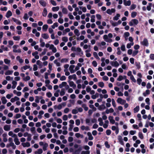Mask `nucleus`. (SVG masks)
<instances>
[{
  "instance_id": "obj_1",
  "label": "nucleus",
  "mask_w": 154,
  "mask_h": 154,
  "mask_svg": "<svg viewBox=\"0 0 154 154\" xmlns=\"http://www.w3.org/2000/svg\"><path fill=\"white\" fill-rule=\"evenodd\" d=\"M138 21L136 19H133L129 22V24L130 26H133L134 24L137 25L138 23Z\"/></svg>"
},
{
  "instance_id": "obj_2",
  "label": "nucleus",
  "mask_w": 154,
  "mask_h": 154,
  "mask_svg": "<svg viewBox=\"0 0 154 154\" xmlns=\"http://www.w3.org/2000/svg\"><path fill=\"white\" fill-rule=\"evenodd\" d=\"M8 141L9 142H10V143L11 144L10 145H11V146L12 147V148L13 149H16V146L14 144V143L13 142V139L11 137L9 138L8 139Z\"/></svg>"
},
{
  "instance_id": "obj_3",
  "label": "nucleus",
  "mask_w": 154,
  "mask_h": 154,
  "mask_svg": "<svg viewBox=\"0 0 154 154\" xmlns=\"http://www.w3.org/2000/svg\"><path fill=\"white\" fill-rule=\"evenodd\" d=\"M114 111V110L112 108H110L109 110L108 109H107L105 112H103L102 113V114L103 115H104L106 114H109V113H112Z\"/></svg>"
},
{
  "instance_id": "obj_4",
  "label": "nucleus",
  "mask_w": 154,
  "mask_h": 154,
  "mask_svg": "<svg viewBox=\"0 0 154 154\" xmlns=\"http://www.w3.org/2000/svg\"><path fill=\"white\" fill-rule=\"evenodd\" d=\"M117 102L123 105L126 103V101L125 100L122 99L120 97H119L117 100Z\"/></svg>"
},
{
  "instance_id": "obj_5",
  "label": "nucleus",
  "mask_w": 154,
  "mask_h": 154,
  "mask_svg": "<svg viewBox=\"0 0 154 154\" xmlns=\"http://www.w3.org/2000/svg\"><path fill=\"white\" fill-rule=\"evenodd\" d=\"M143 45L147 47L148 46L149 43L147 39L146 38H144L142 42Z\"/></svg>"
},
{
  "instance_id": "obj_6",
  "label": "nucleus",
  "mask_w": 154,
  "mask_h": 154,
  "mask_svg": "<svg viewBox=\"0 0 154 154\" xmlns=\"http://www.w3.org/2000/svg\"><path fill=\"white\" fill-rule=\"evenodd\" d=\"M75 67L74 65H71L70 66L69 69L71 73H74L75 72V70H74V68Z\"/></svg>"
},
{
  "instance_id": "obj_7",
  "label": "nucleus",
  "mask_w": 154,
  "mask_h": 154,
  "mask_svg": "<svg viewBox=\"0 0 154 154\" xmlns=\"http://www.w3.org/2000/svg\"><path fill=\"white\" fill-rule=\"evenodd\" d=\"M123 3L124 5L126 6H130L131 4V1L130 0H128V1L126 0H123Z\"/></svg>"
},
{
  "instance_id": "obj_8",
  "label": "nucleus",
  "mask_w": 154,
  "mask_h": 154,
  "mask_svg": "<svg viewBox=\"0 0 154 154\" xmlns=\"http://www.w3.org/2000/svg\"><path fill=\"white\" fill-rule=\"evenodd\" d=\"M69 82V86L71 87H72L73 89H75L76 88V85L74 84V82L73 81H69L68 82Z\"/></svg>"
},
{
  "instance_id": "obj_9",
  "label": "nucleus",
  "mask_w": 154,
  "mask_h": 154,
  "mask_svg": "<svg viewBox=\"0 0 154 154\" xmlns=\"http://www.w3.org/2000/svg\"><path fill=\"white\" fill-rule=\"evenodd\" d=\"M39 3L41 5L44 7H45L47 5L46 2L44 0H40L39 1Z\"/></svg>"
},
{
  "instance_id": "obj_10",
  "label": "nucleus",
  "mask_w": 154,
  "mask_h": 154,
  "mask_svg": "<svg viewBox=\"0 0 154 154\" xmlns=\"http://www.w3.org/2000/svg\"><path fill=\"white\" fill-rule=\"evenodd\" d=\"M11 128L10 125H6L4 127V129L5 131H9Z\"/></svg>"
},
{
  "instance_id": "obj_11",
  "label": "nucleus",
  "mask_w": 154,
  "mask_h": 154,
  "mask_svg": "<svg viewBox=\"0 0 154 154\" xmlns=\"http://www.w3.org/2000/svg\"><path fill=\"white\" fill-rule=\"evenodd\" d=\"M12 20H13V21L16 23L17 24L20 25L21 24V23L20 21L19 20H18L17 19H16L14 18H12Z\"/></svg>"
},
{
  "instance_id": "obj_12",
  "label": "nucleus",
  "mask_w": 154,
  "mask_h": 154,
  "mask_svg": "<svg viewBox=\"0 0 154 154\" xmlns=\"http://www.w3.org/2000/svg\"><path fill=\"white\" fill-rule=\"evenodd\" d=\"M87 135H88V139L89 140H92L93 139L94 137L92 136L90 132H88Z\"/></svg>"
},
{
  "instance_id": "obj_13",
  "label": "nucleus",
  "mask_w": 154,
  "mask_h": 154,
  "mask_svg": "<svg viewBox=\"0 0 154 154\" xmlns=\"http://www.w3.org/2000/svg\"><path fill=\"white\" fill-rule=\"evenodd\" d=\"M22 145L23 147H29L30 146V144L29 143L27 142L26 143H22Z\"/></svg>"
},
{
  "instance_id": "obj_14",
  "label": "nucleus",
  "mask_w": 154,
  "mask_h": 154,
  "mask_svg": "<svg viewBox=\"0 0 154 154\" xmlns=\"http://www.w3.org/2000/svg\"><path fill=\"white\" fill-rule=\"evenodd\" d=\"M12 15V14L11 11L9 10L7 12L6 15V17L8 18H9Z\"/></svg>"
},
{
  "instance_id": "obj_15",
  "label": "nucleus",
  "mask_w": 154,
  "mask_h": 154,
  "mask_svg": "<svg viewBox=\"0 0 154 154\" xmlns=\"http://www.w3.org/2000/svg\"><path fill=\"white\" fill-rule=\"evenodd\" d=\"M62 106L61 104H59V105H58V106L56 105H55L54 106V108L55 109H57L59 110H60L62 109Z\"/></svg>"
},
{
  "instance_id": "obj_16",
  "label": "nucleus",
  "mask_w": 154,
  "mask_h": 154,
  "mask_svg": "<svg viewBox=\"0 0 154 154\" xmlns=\"http://www.w3.org/2000/svg\"><path fill=\"white\" fill-rule=\"evenodd\" d=\"M47 11L46 8H44L43 10V12L42 13V16L44 17L46 16L47 14Z\"/></svg>"
},
{
  "instance_id": "obj_17",
  "label": "nucleus",
  "mask_w": 154,
  "mask_h": 154,
  "mask_svg": "<svg viewBox=\"0 0 154 154\" xmlns=\"http://www.w3.org/2000/svg\"><path fill=\"white\" fill-rule=\"evenodd\" d=\"M42 36L45 39H47L49 38V36L47 33H44L42 35Z\"/></svg>"
},
{
  "instance_id": "obj_18",
  "label": "nucleus",
  "mask_w": 154,
  "mask_h": 154,
  "mask_svg": "<svg viewBox=\"0 0 154 154\" xmlns=\"http://www.w3.org/2000/svg\"><path fill=\"white\" fill-rule=\"evenodd\" d=\"M66 85V82H63L61 84L59 85V87L60 88H62L63 87L65 86Z\"/></svg>"
},
{
  "instance_id": "obj_19",
  "label": "nucleus",
  "mask_w": 154,
  "mask_h": 154,
  "mask_svg": "<svg viewBox=\"0 0 154 154\" xmlns=\"http://www.w3.org/2000/svg\"><path fill=\"white\" fill-rule=\"evenodd\" d=\"M43 152V150L42 149H39L38 151H36L35 152V154H41Z\"/></svg>"
},
{
  "instance_id": "obj_20",
  "label": "nucleus",
  "mask_w": 154,
  "mask_h": 154,
  "mask_svg": "<svg viewBox=\"0 0 154 154\" xmlns=\"http://www.w3.org/2000/svg\"><path fill=\"white\" fill-rule=\"evenodd\" d=\"M106 108V107L104 104H102L100 105L98 107V109L100 110L104 109Z\"/></svg>"
},
{
  "instance_id": "obj_21",
  "label": "nucleus",
  "mask_w": 154,
  "mask_h": 154,
  "mask_svg": "<svg viewBox=\"0 0 154 154\" xmlns=\"http://www.w3.org/2000/svg\"><path fill=\"white\" fill-rule=\"evenodd\" d=\"M1 100L2 101V103L3 104H5L7 101L5 97H2Z\"/></svg>"
},
{
  "instance_id": "obj_22",
  "label": "nucleus",
  "mask_w": 154,
  "mask_h": 154,
  "mask_svg": "<svg viewBox=\"0 0 154 154\" xmlns=\"http://www.w3.org/2000/svg\"><path fill=\"white\" fill-rule=\"evenodd\" d=\"M12 83L13 85L12 86V88H13V89L15 88L16 86V85L17 84V82L16 81H13L12 82Z\"/></svg>"
},
{
  "instance_id": "obj_23",
  "label": "nucleus",
  "mask_w": 154,
  "mask_h": 154,
  "mask_svg": "<svg viewBox=\"0 0 154 154\" xmlns=\"http://www.w3.org/2000/svg\"><path fill=\"white\" fill-rule=\"evenodd\" d=\"M48 28V26L47 24H45L42 26V30L44 31H46Z\"/></svg>"
},
{
  "instance_id": "obj_24",
  "label": "nucleus",
  "mask_w": 154,
  "mask_h": 154,
  "mask_svg": "<svg viewBox=\"0 0 154 154\" xmlns=\"http://www.w3.org/2000/svg\"><path fill=\"white\" fill-rule=\"evenodd\" d=\"M14 141L15 144L17 145H19L20 143V142L19 141L18 138H14Z\"/></svg>"
},
{
  "instance_id": "obj_25",
  "label": "nucleus",
  "mask_w": 154,
  "mask_h": 154,
  "mask_svg": "<svg viewBox=\"0 0 154 154\" xmlns=\"http://www.w3.org/2000/svg\"><path fill=\"white\" fill-rule=\"evenodd\" d=\"M98 120L99 122V125L101 126H102L103 124V122L102 119L100 117L98 119Z\"/></svg>"
},
{
  "instance_id": "obj_26",
  "label": "nucleus",
  "mask_w": 154,
  "mask_h": 154,
  "mask_svg": "<svg viewBox=\"0 0 154 154\" xmlns=\"http://www.w3.org/2000/svg\"><path fill=\"white\" fill-rule=\"evenodd\" d=\"M120 16V15L119 14H117L116 16L113 18V20H117L119 19V17Z\"/></svg>"
},
{
  "instance_id": "obj_27",
  "label": "nucleus",
  "mask_w": 154,
  "mask_h": 154,
  "mask_svg": "<svg viewBox=\"0 0 154 154\" xmlns=\"http://www.w3.org/2000/svg\"><path fill=\"white\" fill-rule=\"evenodd\" d=\"M150 93V91L149 90L147 89L146 90V92H143V95L144 96L146 97L147 94H149Z\"/></svg>"
},
{
  "instance_id": "obj_28",
  "label": "nucleus",
  "mask_w": 154,
  "mask_h": 154,
  "mask_svg": "<svg viewBox=\"0 0 154 154\" xmlns=\"http://www.w3.org/2000/svg\"><path fill=\"white\" fill-rule=\"evenodd\" d=\"M93 55L94 57L97 59L100 60V58L98 56L97 53L96 52H94L93 53Z\"/></svg>"
},
{
  "instance_id": "obj_29",
  "label": "nucleus",
  "mask_w": 154,
  "mask_h": 154,
  "mask_svg": "<svg viewBox=\"0 0 154 154\" xmlns=\"http://www.w3.org/2000/svg\"><path fill=\"white\" fill-rule=\"evenodd\" d=\"M59 7L58 6L54 7L52 8V10L53 11H57L59 10Z\"/></svg>"
},
{
  "instance_id": "obj_30",
  "label": "nucleus",
  "mask_w": 154,
  "mask_h": 154,
  "mask_svg": "<svg viewBox=\"0 0 154 154\" xmlns=\"http://www.w3.org/2000/svg\"><path fill=\"white\" fill-rule=\"evenodd\" d=\"M74 33L77 36H79L80 35V33L79 31L77 29H75L74 31Z\"/></svg>"
},
{
  "instance_id": "obj_31",
  "label": "nucleus",
  "mask_w": 154,
  "mask_h": 154,
  "mask_svg": "<svg viewBox=\"0 0 154 154\" xmlns=\"http://www.w3.org/2000/svg\"><path fill=\"white\" fill-rule=\"evenodd\" d=\"M62 12L64 14H67L68 11L66 8H63L62 9Z\"/></svg>"
},
{
  "instance_id": "obj_32",
  "label": "nucleus",
  "mask_w": 154,
  "mask_h": 154,
  "mask_svg": "<svg viewBox=\"0 0 154 154\" xmlns=\"http://www.w3.org/2000/svg\"><path fill=\"white\" fill-rule=\"evenodd\" d=\"M13 72V71L8 70L5 73V74L6 75H10L12 74Z\"/></svg>"
},
{
  "instance_id": "obj_33",
  "label": "nucleus",
  "mask_w": 154,
  "mask_h": 154,
  "mask_svg": "<svg viewBox=\"0 0 154 154\" xmlns=\"http://www.w3.org/2000/svg\"><path fill=\"white\" fill-rule=\"evenodd\" d=\"M30 131L32 134H36L35 128V127L31 128H30Z\"/></svg>"
},
{
  "instance_id": "obj_34",
  "label": "nucleus",
  "mask_w": 154,
  "mask_h": 154,
  "mask_svg": "<svg viewBox=\"0 0 154 154\" xmlns=\"http://www.w3.org/2000/svg\"><path fill=\"white\" fill-rule=\"evenodd\" d=\"M48 146V144L47 143H45L43 146V149L44 151H45L47 150V148Z\"/></svg>"
},
{
  "instance_id": "obj_35",
  "label": "nucleus",
  "mask_w": 154,
  "mask_h": 154,
  "mask_svg": "<svg viewBox=\"0 0 154 154\" xmlns=\"http://www.w3.org/2000/svg\"><path fill=\"white\" fill-rule=\"evenodd\" d=\"M139 106H137L134 109V112L135 113L137 112L139 110Z\"/></svg>"
},
{
  "instance_id": "obj_36",
  "label": "nucleus",
  "mask_w": 154,
  "mask_h": 154,
  "mask_svg": "<svg viewBox=\"0 0 154 154\" xmlns=\"http://www.w3.org/2000/svg\"><path fill=\"white\" fill-rule=\"evenodd\" d=\"M110 23L113 26H117L118 24L117 22H114L112 20H111L110 21Z\"/></svg>"
},
{
  "instance_id": "obj_37",
  "label": "nucleus",
  "mask_w": 154,
  "mask_h": 154,
  "mask_svg": "<svg viewBox=\"0 0 154 154\" xmlns=\"http://www.w3.org/2000/svg\"><path fill=\"white\" fill-rule=\"evenodd\" d=\"M82 107L84 108V110L85 111H87L88 109V107L86 106L85 104H83L82 105Z\"/></svg>"
},
{
  "instance_id": "obj_38",
  "label": "nucleus",
  "mask_w": 154,
  "mask_h": 154,
  "mask_svg": "<svg viewBox=\"0 0 154 154\" xmlns=\"http://www.w3.org/2000/svg\"><path fill=\"white\" fill-rule=\"evenodd\" d=\"M137 15V13L136 12H132L131 13V17L132 18H134Z\"/></svg>"
},
{
  "instance_id": "obj_39",
  "label": "nucleus",
  "mask_w": 154,
  "mask_h": 154,
  "mask_svg": "<svg viewBox=\"0 0 154 154\" xmlns=\"http://www.w3.org/2000/svg\"><path fill=\"white\" fill-rule=\"evenodd\" d=\"M65 94V89L64 88H62L60 93V94L61 96H63Z\"/></svg>"
},
{
  "instance_id": "obj_40",
  "label": "nucleus",
  "mask_w": 154,
  "mask_h": 154,
  "mask_svg": "<svg viewBox=\"0 0 154 154\" xmlns=\"http://www.w3.org/2000/svg\"><path fill=\"white\" fill-rule=\"evenodd\" d=\"M135 65L138 69H139L140 68V62L135 63Z\"/></svg>"
},
{
  "instance_id": "obj_41",
  "label": "nucleus",
  "mask_w": 154,
  "mask_h": 154,
  "mask_svg": "<svg viewBox=\"0 0 154 154\" xmlns=\"http://www.w3.org/2000/svg\"><path fill=\"white\" fill-rule=\"evenodd\" d=\"M138 136L141 139H143V136L141 132H139L138 133Z\"/></svg>"
},
{
  "instance_id": "obj_42",
  "label": "nucleus",
  "mask_w": 154,
  "mask_h": 154,
  "mask_svg": "<svg viewBox=\"0 0 154 154\" xmlns=\"http://www.w3.org/2000/svg\"><path fill=\"white\" fill-rule=\"evenodd\" d=\"M91 21L92 23L94 22L95 21V16L94 15H92L91 16Z\"/></svg>"
},
{
  "instance_id": "obj_43",
  "label": "nucleus",
  "mask_w": 154,
  "mask_h": 154,
  "mask_svg": "<svg viewBox=\"0 0 154 154\" xmlns=\"http://www.w3.org/2000/svg\"><path fill=\"white\" fill-rule=\"evenodd\" d=\"M36 64L38 65L40 67H41L42 66V62L39 60H38L36 62Z\"/></svg>"
},
{
  "instance_id": "obj_44",
  "label": "nucleus",
  "mask_w": 154,
  "mask_h": 154,
  "mask_svg": "<svg viewBox=\"0 0 154 154\" xmlns=\"http://www.w3.org/2000/svg\"><path fill=\"white\" fill-rule=\"evenodd\" d=\"M62 40L65 42H67L68 41V38L67 37L64 36L62 37Z\"/></svg>"
},
{
  "instance_id": "obj_45",
  "label": "nucleus",
  "mask_w": 154,
  "mask_h": 154,
  "mask_svg": "<svg viewBox=\"0 0 154 154\" xmlns=\"http://www.w3.org/2000/svg\"><path fill=\"white\" fill-rule=\"evenodd\" d=\"M58 26V23L57 22L54 23L53 25L51 26L52 28L54 29L55 27H57Z\"/></svg>"
},
{
  "instance_id": "obj_46",
  "label": "nucleus",
  "mask_w": 154,
  "mask_h": 154,
  "mask_svg": "<svg viewBox=\"0 0 154 154\" xmlns=\"http://www.w3.org/2000/svg\"><path fill=\"white\" fill-rule=\"evenodd\" d=\"M98 86L101 88H103L104 86V83L103 82H100L98 83Z\"/></svg>"
},
{
  "instance_id": "obj_47",
  "label": "nucleus",
  "mask_w": 154,
  "mask_h": 154,
  "mask_svg": "<svg viewBox=\"0 0 154 154\" xmlns=\"http://www.w3.org/2000/svg\"><path fill=\"white\" fill-rule=\"evenodd\" d=\"M4 61L5 63L6 64H9L11 62V61L7 59H5L4 60Z\"/></svg>"
},
{
  "instance_id": "obj_48",
  "label": "nucleus",
  "mask_w": 154,
  "mask_h": 154,
  "mask_svg": "<svg viewBox=\"0 0 154 154\" xmlns=\"http://www.w3.org/2000/svg\"><path fill=\"white\" fill-rule=\"evenodd\" d=\"M30 67L29 66L26 65L24 66L23 67H22L21 69H22V68H23L24 70H26L30 68Z\"/></svg>"
},
{
  "instance_id": "obj_49",
  "label": "nucleus",
  "mask_w": 154,
  "mask_h": 154,
  "mask_svg": "<svg viewBox=\"0 0 154 154\" xmlns=\"http://www.w3.org/2000/svg\"><path fill=\"white\" fill-rule=\"evenodd\" d=\"M13 38L14 40L19 41L20 39V36H14L13 37Z\"/></svg>"
},
{
  "instance_id": "obj_50",
  "label": "nucleus",
  "mask_w": 154,
  "mask_h": 154,
  "mask_svg": "<svg viewBox=\"0 0 154 154\" xmlns=\"http://www.w3.org/2000/svg\"><path fill=\"white\" fill-rule=\"evenodd\" d=\"M105 145L106 148H109L110 147V146L109 144V143L107 141H106L105 142Z\"/></svg>"
},
{
  "instance_id": "obj_51",
  "label": "nucleus",
  "mask_w": 154,
  "mask_h": 154,
  "mask_svg": "<svg viewBox=\"0 0 154 154\" xmlns=\"http://www.w3.org/2000/svg\"><path fill=\"white\" fill-rule=\"evenodd\" d=\"M90 151H83L82 152L81 154H90Z\"/></svg>"
},
{
  "instance_id": "obj_52",
  "label": "nucleus",
  "mask_w": 154,
  "mask_h": 154,
  "mask_svg": "<svg viewBox=\"0 0 154 154\" xmlns=\"http://www.w3.org/2000/svg\"><path fill=\"white\" fill-rule=\"evenodd\" d=\"M139 51L138 50H135L133 51L132 54V56L134 57L138 53Z\"/></svg>"
},
{
  "instance_id": "obj_53",
  "label": "nucleus",
  "mask_w": 154,
  "mask_h": 154,
  "mask_svg": "<svg viewBox=\"0 0 154 154\" xmlns=\"http://www.w3.org/2000/svg\"><path fill=\"white\" fill-rule=\"evenodd\" d=\"M76 50L78 52H81V54L82 55L83 54V52L82 51L81 49L79 47L77 48Z\"/></svg>"
},
{
  "instance_id": "obj_54",
  "label": "nucleus",
  "mask_w": 154,
  "mask_h": 154,
  "mask_svg": "<svg viewBox=\"0 0 154 154\" xmlns=\"http://www.w3.org/2000/svg\"><path fill=\"white\" fill-rule=\"evenodd\" d=\"M35 101L36 103H38L39 102V97L38 96H36Z\"/></svg>"
},
{
  "instance_id": "obj_55",
  "label": "nucleus",
  "mask_w": 154,
  "mask_h": 154,
  "mask_svg": "<svg viewBox=\"0 0 154 154\" xmlns=\"http://www.w3.org/2000/svg\"><path fill=\"white\" fill-rule=\"evenodd\" d=\"M30 79V77L29 76H26L25 78H24L23 80L25 81H27L29 80Z\"/></svg>"
},
{
  "instance_id": "obj_56",
  "label": "nucleus",
  "mask_w": 154,
  "mask_h": 154,
  "mask_svg": "<svg viewBox=\"0 0 154 154\" xmlns=\"http://www.w3.org/2000/svg\"><path fill=\"white\" fill-rule=\"evenodd\" d=\"M60 91L59 90H57V91L56 92H55L54 93V96L55 97H58L59 95L58 92H59Z\"/></svg>"
},
{
  "instance_id": "obj_57",
  "label": "nucleus",
  "mask_w": 154,
  "mask_h": 154,
  "mask_svg": "<svg viewBox=\"0 0 154 154\" xmlns=\"http://www.w3.org/2000/svg\"><path fill=\"white\" fill-rule=\"evenodd\" d=\"M122 79H123V77L122 75H120L119 76V77L117 78V80L118 81H121Z\"/></svg>"
},
{
  "instance_id": "obj_58",
  "label": "nucleus",
  "mask_w": 154,
  "mask_h": 154,
  "mask_svg": "<svg viewBox=\"0 0 154 154\" xmlns=\"http://www.w3.org/2000/svg\"><path fill=\"white\" fill-rule=\"evenodd\" d=\"M50 2L54 6H56L57 5L56 2L54 0H50Z\"/></svg>"
},
{
  "instance_id": "obj_59",
  "label": "nucleus",
  "mask_w": 154,
  "mask_h": 154,
  "mask_svg": "<svg viewBox=\"0 0 154 154\" xmlns=\"http://www.w3.org/2000/svg\"><path fill=\"white\" fill-rule=\"evenodd\" d=\"M111 131L110 130L108 129L106 130V134L107 135H110L111 134Z\"/></svg>"
},
{
  "instance_id": "obj_60",
  "label": "nucleus",
  "mask_w": 154,
  "mask_h": 154,
  "mask_svg": "<svg viewBox=\"0 0 154 154\" xmlns=\"http://www.w3.org/2000/svg\"><path fill=\"white\" fill-rule=\"evenodd\" d=\"M80 123V120L79 119H76L75 120V124L79 126V125Z\"/></svg>"
},
{
  "instance_id": "obj_61",
  "label": "nucleus",
  "mask_w": 154,
  "mask_h": 154,
  "mask_svg": "<svg viewBox=\"0 0 154 154\" xmlns=\"http://www.w3.org/2000/svg\"><path fill=\"white\" fill-rule=\"evenodd\" d=\"M86 91L87 92H89L91 91V88L90 86H88L86 88Z\"/></svg>"
},
{
  "instance_id": "obj_62",
  "label": "nucleus",
  "mask_w": 154,
  "mask_h": 154,
  "mask_svg": "<svg viewBox=\"0 0 154 154\" xmlns=\"http://www.w3.org/2000/svg\"><path fill=\"white\" fill-rule=\"evenodd\" d=\"M78 111L76 109H73L72 110V113L73 114H75L77 113Z\"/></svg>"
},
{
  "instance_id": "obj_63",
  "label": "nucleus",
  "mask_w": 154,
  "mask_h": 154,
  "mask_svg": "<svg viewBox=\"0 0 154 154\" xmlns=\"http://www.w3.org/2000/svg\"><path fill=\"white\" fill-rule=\"evenodd\" d=\"M142 81V80L140 78H138L137 79V84L139 85H140L141 84V83Z\"/></svg>"
},
{
  "instance_id": "obj_64",
  "label": "nucleus",
  "mask_w": 154,
  "mask_h": 154,
  "mask_svg": "<svg viewBox=\"0 0 154 154\" xmlns=\"http://www.w3.org/2000/svg\"><path fill=\"white\" fill-rule=\"evenodd\" d=\"M92 64L94 66V67H96L97 66V62L95 60H94V61H93V62H92Z\"/></svg>"
}]
</instances>
